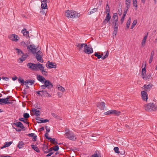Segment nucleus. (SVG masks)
<instances>
[{
    "instance_id": "de8ad7c7",
    "label": "nucleus",
    "mask_w": 157,
    "mask_h": 157,
    "mask_svg": "<svg viewBox=\"0 0 157 157\" xmlns=\"http://www.w3.org/2000/svg\"><path fill=\"white\" fill-rule=\"evenodd\" d=\"M154 51H152L151 52V56L150 58L151 59H153V56H154Z\"/></svg>"
},
{
    "instance_id": "680f3d73",
    "label": "nucleus",
    "mask_w": 157,
    "mask_h": 157,
    "mask_svg": "<svg viewBox=\"0 0 157 157\" xmlns=\"http://www.w3.org/2000/svg\"><path fill=\"white\" fill-rule=\"evenodd\" d=\"M114 29V31L113 32V33L114 35H116V34H117L118 29Z\"/></svg>"
},
{
    "instance_id": "7ed1b4c3",
    "label": "nucleus",
    "mask_w": 157,
    "mask_h": 157,
    "mask_svg": "<svg viewBox=\"0 0 157 157\" xmlns=\"http://www.w3.org/2000/svg\"><path fill=\"white\" fill-rule=\"evenodd\" d=\"M144 108L146 110L149 111L157 110V106L153 103H150L144 105Z\"/></svg>"
},
{
    "instance_id": "09e8293b",
    "label": "nucleus",
    "mask_w": 157,
    "mask_h": 157,
    "mask_svg": "<svg viewBox=\"0 0 157 157\" xmlns=\"http://www.w3.org/2000/svg\"><path fill=\"white\" fill-rule=\"evenodd\" d=\"M90 157H99V156L97 153H95L93 154Z\"/></svg>"
},
{
    "instance_id": "69168bd1",
    "label": "nucleus",
    "mask_w": 157,
    "mask_h": 157,
    "mask_svg": "<svg viewBox=\"0 0 157 157\" xmlns=\"http://www.w3.org/2000/svg\"><path fill=\"white\" fill-rule=\"evenodd\" d=\"M127 11H126L125 10H124V12L123 13V16H122V17H123L124 18H125L126 15V14L127 13Z\"/></svg>"
},
{
    "instance_id": "774afa93",
    "label": "nucleus",
    "mask_w": 157,
    "mask_h": 157,
    "mask_svg": "<svg viewBox=\"0 0 157 157\" xmlns=\"http://www.w3.org/2000/svg\"><path fill=\"white\" fill-rule=\"evenodd\" d=\"M35 135V134L34 133H29L28 134V136L29 137H33Z\"/></svg>"
},
{
    "instance_id": "f257e3e1",
    "label": "nucleus",
    "mask_w": 157,
    "mask_h": 157,
    "mask_svg": "<svg viewBox=\"0 0 157 157\" xmlns=\"http://www.w3.org/2000/svg\"><path fill=\"white\" fill-rule=\"evenodd\" d=\"M27 67L31 70L37 71L40 70L42 72V74L45 75H47L48 72L44 69V67L43 64L38 63H28L27 65Z\"/></svg>"
},
{
    "instance_id": "dca6fc26",
    "label": "nucleus",
    "mask_w": 157,
    "mask_h": 157,
    "mask_svg": "<svg viewBox=\"0 0 157 157\" xmlns=\"http://www.w3.org/2000/svg\"><path fill=\"white\" fill-rule=\"evenodd\" d=\"M21 33L23 34L24 36H25L27 37H29V32L27 31L25 28L23 29L21 31Z\"/></svg>"
},
{
    "instance_id": "4be33fe9",
    "label": "nucleus",
    "mask_w": 157,
    "mask_h": 157,
    "mask_svg": "<svg viewBox=\"0 0 157 157\" xmlns=\"http://www.w3.org/2000/svg\"><path fill=\"white\" fill-rule=\"evenodd\" d=\"M112 23L114 25V29H118V20L117 19L114 20Z\"/></svg>"
},
{
    "instance_id": "58836bf2",
    "label": "nucleus",
    "mask_w": 157,
    "mask_h": 157,
    "mask_svg": "<svg viewBox=\"0 0 157 157\" xmlns=\"http://www.w3.org/2000/svg\"><path fill=\"white\" fill-rule=\"evenodd\" d=\"M10 98V96H8L7 97V98H4L6 100V101L7 102V104H12V102H10V100H9V99Z\"/></svg>"
},
{
    "instance_id": "9b49d317",
    "label": "nucleus",
    "mask_w": 157,
    "mask_h": 157,
    "mask_svg": "<svg viewBox=\"0 0 157 157\" xmlns=\"http://www.w3.org/2000/svg\"><path fill=\"white\" fill-rule=\"evenodd\" d=\"M111 18V16L110 15L109 13H107L105 18L103 21L102 24L105 25L108 22Z\"/></svg>"
},
{
    "instance_id": "cd10ccee",
    "label": "nucleus",
    "mask_w": 157,
    "mask_h": 157,
    "mask_svg": "<svg viewBox=\"0 0 157 157\" xmlns=\"http://www.w3.org/2000/svg\"><path fill=\"white\" fill-rule=\"evenodd\" d=\"M7 104L6 101L4 98H0V104L1 105H3L4 104Z\"/></svg>"
},
{
    "instance_id": "052dcab7",
    "label": "nucleus",
    "mask_w": 157,
    "mask_h": 157,
    "mask_svg": "<svg viewBox=\"0 0 157 157\" xmlns=\"http://www.w3.org/2000/svg\"><path fill=\"white\" fill-rule=\"evenodd\" d=\"M2 79L5 80L6 81H8L9 80V78L8 77H2Z\"/></svg>"
},
{
    "instance_id": "0eeeda50",
    "label": "nucleus",
    "mask_w": 157,
    "mask_h": 157,
    "mask_svg": "<svg viewBox=\"0 0 157 157\" xmlns=\"http://www.w3.org/2000/svg\"><path fill=\"white\" fill-rule=\"evenodd\" d=\"M27 47L28 51H30L33 54L35 53L37 51V48H36V46L33 44H30L29 45L27 46Z\"/></svg>"
},
{
    "instance_id": "49530a36",
    "label": "nucleus",
    "mask_w": 157,
    "mask_h": 157,
    "mask_svg": "<svg viewBox=\"0 0 157 157\" xmlns=\"http://www.w3.org/2000/svg\"><path fill=\"white\" fill-rule=\"evenodd\" d=\"M59 149V147L58 145H56L53 148V150L55 151H57Z\"/></svg>"
},
{
    "instance_id": "e433bc0d",
    "label": "nucleus",
    "mask_w": 157,
    "mask_h": 157,
    "mask_svg": "<svg viewBox=\"0 0 157 157\" xmlns=\"http://www.w3.org/2000/svg\"><path fill=\"white\" fill-rule=\"evenodd\" d=\"M106 13H109L110 12V10L109 9V6L108 4H107L106 6Z\"/></svg>"
},
{
    "instance_id": "f03ea898",
    "label": "nucleus",
    "mask_w": 157,
    "mask_h": 157,
    "mask_svg": "<svg viewBox=\"0 0 157 157\" xmlns=\"http://www.w3.org/2000/svg\"><path fill=\"white\" fill-rule=\"evenodd\" d=\"M65 16L68 18H76L80 16L79 13L75 11L72 10H67L65 12Z\"/></svg>"
},
{
    "instance_id": "b1692460",
    "label": "nucleus",
    "mask_w": 157,
    "mask_h": 157,
    "mask_svg": "<svg viewBox=\"0 0 157 157\" xmlns=\"http://www.w3.org/2000/svg\"><path fill=\"white\" fill-rule=\"evenodd\" d=\"M25 145V143L23 141H20L17 144V147L19 149H21L24 147Z\"/></svg>"
},
{
    "instance_id": "5fc2aeb1",
    "label": "nucleus",
    "mask_w": 157,
    "mask_h": 157,
    "mask_svg": "<svg viewBox=\"0 0 157 157\" xmlns=\"http://www.w3.org/2000/svg\"><path fill=\"white\" fill-rule=\"evenodd\" d=\"M37 140V136L35 134L34 136H33V141H35Z\"/></svg>"
},
{
    "instance_id": "c03bdc74",
    "label": "nucleus",
    "mask_w": 157,
    "mask_h": 157,
    "mask_svg": "<svg viewBox=\"0 0 157 157\" xmlns=\"http://www.w3.org/2000/svg\"><path fill=\"white\" fill-rule=\"evenodd\" d=\"M126 6L125 7L124 10H125L126 11H127L128 10L129 8H130V5L129 4H126Z\"/></svg>"
},
{
    "instance_id": "2eb2a0df",
    "label": "nucleus",
    "mask_w": 157,
    "mask_h": 157,
    "mask_svg": "<svg viewBox=\"0 0 157 157\" xmlns=\"http://www.w3.org/2000/svg\"><path fill=\"white\" fill-rule=\"evenodd\" d=\"M141 94L142 99L147 101L148 98L147 93L145 91H143L141 92Z\"/></svg>"
},
{
    "instance_id": "e2e57ef3",
    "label": "nucleus",
    "mask_w": 157,
    "mask_h": 157,
    "mask_svg": "<svg viewBox=\"0 0 157 157\" xmlns=\"http://www.w3.org/2000/svg\"><path fill=\"white\" fill-rule=\"evenodd\" d=\"M41 88L42 89H43L44 90H45V89L47 88L46 86H45V84L43 85L40 86Z\"/></svg>"
},
{
    "instance_id": "f3484780",
    "label": "nucleus",
    "mask_w": 157,
    "mask_h": 157,
    "mask_svg": "<svg viewBox=\"0 0 157 157\" xmlns=\"http://www.w3.org/2000/svg\"><path fill=\"white\" fill-rule=\"evenodd\" d=\"M97 106L101 110H104L105 107V103L104 102H101L98 103Z\"/></svg>"
},
{
    "instance_id": "ddd939ff",
    "label": "nucleus",
    "mask_w": 157,
    "mask_h": 157,
    "mask_svg": "<svg viewBox=\"0 0 157 157\" xmlns=\"http://www.w3.org/2000/svg\"><path fill=\"white\" fill-rule=\"evenodd\" d=\"M42 96H44L45 97H51L50 94L48 93V91L46 90H41Z\"/></svg>"
},
{
    "instance_id": "f8f14e48",
    "label": "nucleus",
    "mask_w": 157,
    "mask_h": 157,
    "mask_svg": "<svg viewBox=\"0 0 157 157\" xmlns=\"http://www.w3.org/2000/svg\"><path fill=\"white\" fill-rule=\"evenodd\" d=\"M18 38H19L17 35L15 34L11 35L9 36V38L10 40L15 42L18 41Z\"/></svg>"
},
{
    "instance_id": "423d86ee",
    "label": "nucleus",
    "mask_w": 157,
    "mask_h": 157,
    "mask_svg": "<svg viewBox=\"0 0 157 157\" xmlns=\"http://www.w3.org/2000/svg\"><path fill=\"white\" fill-rule=\"evenodd\" d=\"M83 51L85 53L88 54H91L93 52V48L89 47L87 44H86L84 46Z\"/></svg>"
},
{
    "instance_id": "8fccbe9b",
    "label": "nucleus",
    "mask_w": 157,
    "mask_h": 157,
    "mask_svg": "<svg viewBox=\"0 0 157 157\" xmlns=\"http://www.w3.org/2000/svg\"><path fill=\"white\" fill-rule=\"evenodd\" d=\"M35 81L33 80H29V82L31 84V85H32L34 84Z\"/></svg>"
},
{
    "instance_id": "2f4dec72",
    "label": "nucleus",
    "mask_w": 157,
    "mask_h": 157,
    "mask_svg": "<svg viewBox=\"0 0 157 157\" xmlns=\"http://www.w3.org/2000/svg\"><path fill=\"white\" fill-rule=\"evenodd\" d=\"M150 77H151L150 75H145L143 76V77H142V78L144 80H147L149 79Z\"/></svg>"
},
{
    "instance_id": "c9c22d12",
    "label": "nucleus",
    "mask_w": 157,
    "mask_h": 157,
    "mask_svg": "<svg viewBox=\"0 0 157 157\" xmlns=\"http://www.w3.org/2000/svg\"><path fill=\"white\" fill-rule=\"evenodd\" d=\"M109 52L108 51H107L106 52V54L105 55V56H103L102 57L101 56V59H105V58H106L107 57H108V56H109Z\"/></svg>"
},
{
    "instance_id": "5701e85b",
    "label": "nucleus",
    "mask_w": 157,
    "mask_h": 157,
    "mask_svg": "<svg viewBox=\"0 0 157 157\" xmlns=\"http://www.w3.org/2000/svg\"><path fill=\"white\" fill-rule=\"evenodd\" d=\"M112 114H114L116 116H119L121 113L120 112L116 110H111Z\"/></svg>"
},
{
    "instance_id": "ea45409f",
    "label": "nucleus",
    "mask_w": 157,
    "mask_h": 157,
    "mask_svg": "<svg viewBox=\"0 0 157 157\" xmlns=\"http://www.w3.org/2000/svg\"><path fill=\"white\" fill-rule=\"evenodd\" d=\"M114 150L115 153L119 154L120 153V151H119V148L117 147H115L114 148Z\"/></svg>"
},
{
    "instance_id": "72a5a7b5",
    "label": "nucleus",
    "mask_w": 157,
    "mask_h": 157,
    "mask_svg": "<svg viewBox=\"0 0 157 157\" xmlns=\"http://www.w3.org/2000/svg\"><path fill=\"white\" fill-rule=\"evenodd\" d=\"M35 119L36 120V122L38 123H41L42 122V118L40 117H37Z\"/></svg>"
},
{
    "instance_id": "c85d7f7f",
    "label": "nucleus",
    "mask_w": 157,
    "mask_h": 157,
    "mask_svg": "<svg viewBox=\"0 0 157 157\" xmlns=\"http://www.w3.org/2000/svg\"><path fill=\"white\" fill-rule=\"evenodd\" d=\"M98 9L97 8H94L92 10H91L90 12H88V14L89 15H90L91 14H92L95 12H96L98 10Z\"/></svg>"
},
{
    "instance_id": "a878e982",
    "label": "nucleus",
    "mask_w": 157,
    "mask_h": 157,
    "mask_svg": "<svg viewBox=\"0 0 157 157\" xmlns=\"http://www.w3.org/2000/svg\"><path fill=\"white\" fill-rule=\"evenodd\" d=\"M12 142L10 141V142H6L5 145L2 147H1V149L3 148L4 147H9L12 144Z\"/></svg>"
},
{
    "instance_id": "6e6552de",
    "label": "nucleus",
    "mask_w": 157,
    "mask_h": 157,
    "mask_svg": "<svg viewBox=\"0 0 157 157\" xmlns=\"http://www.w3.org/2000/svg\"><path fill=\"white\" fill-rule=\"evenodd\" d=\"M43 83H44L47 88L48 89H51L53 87V85L50 81L45 80Z\"/></svg>"
},
{
    "instance_id": "6ab92c4d",
    "label": "nucleus",
    "mask_w": 157,
    "mask_h": 157,
    "mask_svg": "<svg viewBox=\"0 0 157 157\" xmlns=\"http://www.w3.org/2000/svg\"><path fill=\"white\" fill-rule=\"evenodd\" d=\"M14 124L16 125L17 126L20 128L22 129H25V128L23 125V124L20 122H18L15 123Z\"/></svg>"
},
{
    "instance_id": "aec40b11",
    "label": "nucleus",
    "mask_w": 157,
    "mask_h": 157,
    "mask_svg": "<svg viewBox=\"0 0 157 157\" xmlns=\"http://www.w3.org/2000/svg\"><path fill=\"white\" fill-rule=\"evenodd\" d=\"M37 80L40 82L43 83L44 81L45 80V79L43 76L40 75H38L37 76Z\"/></svg>"
},
{
    "instance_id": "bf43d9fd",
    "label": "nucleus",
    "mask_w": 157,
    "mask_h": 157,
    "mask_svg": "<svg viewBox=\"0 0 157 157\" xmlns=\"http://www.w3.org/2000/svg\"><path fill=\"white\" fill-rule=\"evenodd\" d=\"M146 42V41H143V40L141 42V44L142 46V47H144V46H145Z\"/></svg>"
},
{
    "instance_id": "39448f33",
    "label": "nucleus",
    "mask_w": 157,
    "mask_h": 157,
    "mask_svg": "<svg viewBox=\"0 0 157 157\" xmlns=\"http://www.w3.org/2000/svg\"><path fill=\"white\" fill-rule=\"evenodd\" d=\"M35 53V57L37 60L41 63H43L44 62V60L42 58L43 56L42 52L40 50L37 51Z\"/></svg>"
},
{
    "instance_id": "7c9ffc66",
    "label": "nucleus",
    "mask_w": 157,
    "mask_h": 157,
    "mask_svg": "<svg viewBox=\"0 0 157 157\" xmlns=\"http://www.w3.org/2000/svg\"><path fill=\"white\" fill-rule=\"evenodd\" d=\"M146 69L145 68V67H144V68L142 69V73H141V75L142 77H143V76H144L146 75Z\"/></svg>"
},
{
    "instance_id": "c756f323",
    "label": "nucleus",
    "mask_w": 157,
    "mask_h": 157,
    "mask_svg": "<svg viewBox=\"0 0 157 157\" xmlns=\"http://www.w3.org/2000/svg\"><path fill=\"white\" fill-rule=\"evenodd\" d=\"M137 22V20H134L133 21V22L132 24V25L131 27V29H132L134 27L135 25L136 24Z\"/></svg>"
},
{
    "instance_id": "4468645a",
    "label": "nucleus",
    "mask_w": 157,
    "mask_h": 157,
    "mask_svg": "<svg viewBox=\"0 0 157 157\" xmlns=\"http://www.w3.org/2000/svg\"><path fill=\"white\" fill-rule=\"evenodd\" d=\"M46 66L47 67L49 68H56V65L54 64V63L52 62H48V63H47Z\"/></svg>"
},
{
    "instance_id": "0e129e2a",
    "label": "nucleus",
    "mask_w": 157,
    "mask_h": 157,
    "mask_svg": "<svg viewBox=\"0 0 157 157\" xmlns=\"http://www.w3.org/2000/svg\"><path fill=\"white\" fill-rule=\"evenodd\" d=\"M130 23L131 22H129V21H127L126 23V27H127V29H128L129 28Z\"/></svg>"
},
{
    "instance_id": "a211bd4d",
    "label": "nucleus",
    "mask_w": 157,
    "mask_h": 157,
    "mask_svg": "<svg viewBox=\"0 0 157 157\" xmlns=\"http://www.w3.org/2000/svg\"><path fill=\"white\" fill-rule=\"evenodd\" d=\"M152 86V85L150 84L147 85H144L143 86V87L145 89V90L146 92H148L150 90Z\"/></svg>"
},
{
    "instance_id": "20e7f679",
    "label": "nucleus",
    "mask_w": 157,
    "mask_h": 157,
    "mask_svg": "<svg viewBox=\"0 0 157 157\" xmlns=\"http://www.w3.org/2000/svg\"><path fill=\"white\" fill-rule=\"evenodd\" d=\"M65 136L66 138L72 141H75L76 140V136L73 132L71 131H68L67 130L65 131Z\"/></svg>"
},
{
    "instance_id": "412c9836",
    "label": "nucleus",
    "mask_w": 157,
    "mask_h": 157,
    "mask_svg": "<svg viewBox=\"0 0 157 157\" xmlns=\"http://www.w3.org/2000/svg\"><path fill=\"white\" fill-rule=\"evenodd\" d=\"M80 44V43H76V46L78 48L79 50L82 49L83 46H85V44Z\"/></svg>"
},
{
    "instance_id": "a18cd8bd",
    "label": "nucleus",
    "mask_w": 157,
    "mask_h": 157,
    "mask_svg": "<svg viewBox=\"0 0 157 157\" xmlns=\"http://www.w3.org/2000/svg\"><path fill=\"white\" fill-rule=\"evenodd\" d=\"M104 114L105 115H109L110 114H112L111 111V110L108 111L106 112H105L104 113Z\"/></svg>"
},
{
    "instance_id": "4c0bfd02",
    "label": "nucleus",
    "mask_w": 157,
    "mask_h": 157,
    "mask_svg": "<svg viewBox=\"0 0 157 157\" xmlns=\"http://www.w3.org/2000/svg\"><path fill=\"white\" fill-rule=\"evenodd\" d=\"M58 88L59 90L60 91L64 92L65 91V89L62 86L59 85V86H58Z\"/></svg>"
},
{
    "instance_id": "1a4fd4ad",
    "label": "nucleus",
    "mask_w": 157,
    "mask_h": 157,
    "mask_svg": "<svg viewBox=\"0 0 157 157\" xmlns=\"http://www.w3.org/2000/svg\"><path fill=\"white\" fill-rule=\"evenodd\" d=\"M49 2V0H41V7L43 9H47L48 6L47 3Z\"/></svg>"
},
{
    "instance_id": "37998d69",
    "label": "nucleus",
    "mask_w": 157,
    "mask_h": 157,
    "mask_svg": "<svg viewBox=\"0 0 157 157\" xmlns=\"http://www.w3.org/2000/svg\"><path fill=\"white\" fill-rule=\"evenodd\" d=\"M23 117L25 118H28L30 116L28 113H24Z\"/></svg>"
},
{
    "instance_id": "6e6d98bb",
    "label": "nucleus",
    "mask_w": 157,
    "mask_h": 157,
    "mask_svg": "<svg viewBox=\"0 0 157 157\" xmlns=\"http://www.w3.org/2000/svg\"><path fill=\"white\" fill-rule=\"evenodd\" d=\"M42 123H45V122H48L49 121V120L48 119H44L42 118Z\"/></svg>"
},
{
    "instance_id": "a19ab883",
    "label": "nucleus",
    "mask_w": 157,
    "mask_h": 157,
    "mask_svg": "<svg viewBox=\"0 0 157 157\" xmlns=\"http://www.w3.org/2000/svg\"><path fill=\"white\" fill-rule=\"evenodd\" d=\"M118 16L117 13H114L113 16V18L114 20L115 19H117L118 20Z\"/></svg>"
},
{
    "instance_id": "473e14b6",
    "label": "nucleus",
    "mask_w": 157,
    "mask_h": 157,
    "mask_svg": "<svg viewBox=\"0 0 157 157\" xmlns=\"http://www.w3.org/2000/svg\"><path fill=\"white\" fill-rule=\"evenodd\" d=\"M16 50H17V53L18 54L20 55H23V52L21 50L17 48H16Z\"/></svg>"
},
{
    "instance_id": "bb28decb",
    "label": "nucleus",
    "mask_w": 157,
    "mask_h": 157,
    "mask_svg": "<svg viewBox=\"0 0 157 157\" xmlns=\"http://www.w3.org/2000/svg\"><path fill=\"white\" fill-rule=\"evenodd\" d=\"M31 146L32 148L36 152H40V150L36 146H35L34 145L32 144L31 145Z\"/></svg>"
},
{
    "instance_id": "864d4df0",
    "label": "nucleus",
    "mask_w": 157,
    "mask_h": 157,
    "mask_svg": "<svg viewBox=\"0 0 157 157\" xmlns=\"http://www.w3.org/2000/svg\"><path fill=\"white\" fill-rule=\"evenodd\" d=\"M52 116H53L54 117L56 118H58V115L57 114H55V113H52Z\"/></svg>"
},
{
    "instance_id": "9d476101",
    "label": "nucleus",
    "mask_w": 157,
    "mask_h": 157,
    "mask_svg": "<svg viewBox=\"0 0 157 157\" xmlns=\"http://www.w3.org/2000/svg\"><path fill=\"white\" fill-rule=\"evenodd\" d=\"M32 112L33 113L32 114L36 117H38L40 115V112L39 110L36 109H32ZM31 114H32V113H31Z\"/></svg>"
},
{
    "instance_id": "f704fd0d",
    "label": "nucleus",
    "mask_w": 157,
    "mask_h": 157,
    "mask_svg": "<svg viewBox=\"0 0 157 157\" xmlns=\"http://www.w3.org/2000/svg\"><path fill=\"white\" fill-rule=\"evenodd\" d=\"M133 4L134 6L135 7V9L137 10V0H133Z\"/></svg>"
},
{
    "instance_id": "4d7b16f0",
    "label": "nucleus",
    "mask_w": 157,
    "mask_h": 157,
    "mask_svg": "<svg viewBox=\"0 0 157 157\" xmlns=\"http://www.w3.org/2000/svg\"><path fill=\"white\" fill-rule=\"evenodd\" d=\"M118 13L120 16L122 14V10L121 9L118 10Z\"/></svg>"
},
{
    "instance_id": "13d9d810",
    "label": "nucleus",
    "mask_w": 157,
    "mask_h": 157,
    "mask_svg": "<svg viewBox=\"0 0 157 157\" xmlns=\"http://www.w3.org/2000/svg\"><path fill=\"white\" fill-rule=\"evenodd\" d=\"M131 3L130 0H125V4H129L130 5Z\"/></svg>"
},
{
    "instance_id": "393cba45",
    "label": "nucleus",
    "mask_w": 157,
    "mask_h": 157,
    "mask_svg": "<svg viewBox=\"0 0 157 157\" xmlns=\"http://www.w3.org/2000/svg\"><path fill=\"white\" fill-rule=\"evenodd\" d=\"M20 56H21L20 58H19V59L22 62L24 61L25 60V59L27 58L28 56L27 54L25 55L24 53L23 55H21Z\"/></svg>"
},
{
    "instance_id": "3c124183",
    "label": "nucleus",
    "mask_w": 157,
    "mask_h": 157,
    "mask_svg": "<svg viewBox=\"0 0 157 157\" xmlns=\"http://www.w3.org/2000/svg\"><path fill=\"white\" fill-rule=\"evenodd\" d=\"M52 143L53 144H58V142L57 141H56L55 140V139L54 138H53L52 141Z\"/></svg>"
},
{
    "instance_id": "603ef678",
    "label": "nucleus",
    "mask_w": 157,
    "mask_h": 157,
    "mask_svg": "<svg viewBox=\"0 0 157 157\" xmlns=\"http://www.w3.org/2000/svg\"><path fill=\"white\" fill-rule=\"evenodd\" d=\"M148 33H147V34L144 36L142 40L146 41L147 38L148 36Z\"/></svg>"
},
{
    "instance_id": "338daca9",
    "label": "nucleus",
    "mask_w": 157,
    "mask_h": 157,
    "mask_svg": "<svg viewBox=\"0 0 157 157\" xmlns=\"http://www.w3.org/2000/svg\"><path fill=\"white\" fill-rule=\"evenodd\" d=\"M54 152H51L50 153H48V154L46 155V156L47 157H48V156H50L52 154H53L54 153Z\"/></svg>"
},
{
    "instance_id": "79ce46f5",
    "label": "nucleus",
    "mask_w": 157,
    "mask_h": 157,
    "mask_svg": "<svg viewBox=\"0 0 157 157\" xmlns=\"http://www.w3.org/2000/svg\"><path fill=\"white\" fill-rule=\"evenodd\" d=\"M94 56L96 57H97L99 59L101 57V55H98V52H95L94 54Z\"/></svg>"
}]
</instances>
